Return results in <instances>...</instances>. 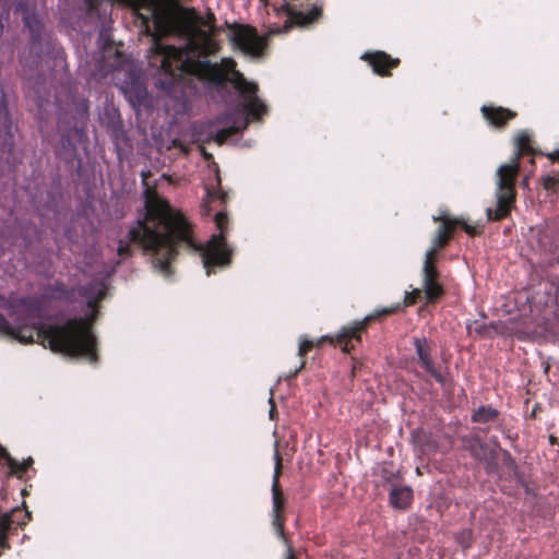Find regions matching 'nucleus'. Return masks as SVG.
Returning <instances> with one entry per match:
<instances>
[{"label": "nucleus", "mask_w": 559, "mask_h": 559, "mask_svg": "<svg viewBox=\"0 0 559 559\" xmlns=\"http://www.w3.org/2000/svg\"><path fill=\"white\" fill-rule=\"evenodd\" d=\"M144 195L145 215L129 229L126 239L119 240L118 255L123 259L131 257V243L138 245L152 257L153 267L169 277L174 272L171 263L180 248H198L193 240V225L155 189H146Z\"/></svg>", "instance_id": "nucleus-1"}, {"label": "nucleus", "mask_w": 559, "mask_h": 559, "mask_svg": "<svg viewBox=\"0 0 559 559\" xmlns=\"http://www.w3.org/2000/svg\"><path fill=\"white\" fill-rule=\"evenodd\" d=\"M19 309H14L12 325L0 313V335L17 340L22 344L38 343L53 353L69 357H84L90 362L98 361L97 337L93 332V324L98 312L91 310L84 317H74L62 324L45 325L41 304L36 298H22Z\"/></svg>", "instance_id": "nucleus-2"}, {"label": "nucleus", "mask_w": 559, "mask_h": 559, "mask_svg": "<svg viewBox=\"0 0 559 559\" xmlns=\"http://www.w3.org/2000/svg\"><path fill=\"white\" fill-rule=\"evenodd\" d=\"M148 63L158 66L162 78L157 80L156 86L168 94L175 92L187 74L206 80L216 86H225L227 82L231 83L235 72H238L233 59H222L221 63L192 60L183 48L165 45L157 35L153 36Z\"/></svg>", "instance_id": "nucleus-3"}, {"label": "nucleus", "mask_w": 559, "mask_h": 559, "mask_svg": "<svg viewBox=\"0 0 559 559\" xmlns=\"http://www.w3.org/2000/svg\"><path fill=\"white\" fill-rule=\"evenodd\" d=\"M516 152L510 163L501 165L497 170V206L487 209L486 216L490 222H500L507 218L515 203V181L520 169V159L524 155H535L532 139L526 131H521L514 139Z\"/></svg>", "instance_id": "nucleus-4"}, {"label": "nucleus", "mask_w": 559, "mask_h": 559, "mask_svg": "<svg viewBox=\"0 0 559 559\" xmlns=\"http://www.w3.org/2000/svg\"><path fill=\"white\" fill-rule=\"evenodd\" d=\"M399 308L400 307L376 309L361 320H356L342 326L335 335L322 336L317 343L302 338L299 343L298 355L305 357L316 346H321L324 342H329L333 346H338L343 353L349 354L355 349L357 344H361L362 334L367 333L372 322L391 316V313L399 310Z\"/></svg>", "instance_id": "nucleus-5"}, {"label": "nucleus", "mask_w": 559, "mask_h": 559, "mask_svg": "<svg viewBox=\"0 0 559 559\" xmlns=\"http://www.w3.org/2000/svg\"><path fill=\"white\" fill-rule=\"evenodd\" d=\"M215 225L219 233L212 235L205 245H202L193 237L198 248H180V250H186L188 252H200L202 255L203 266L206 275L209 276L216 273L217 269L229 267L233 262L234 254V250L229 247L225 237V231L228 226V216L226 212L219 211L215 214Z\"/></svg>", "instance_id": "nucleus-6"}, {"label": "nucleus", "mask_w": 559, "mask_h": 559, "mask_svg": "<svg viewBox=\"0 0 559 559\" xmlns=\"http://www.w3.org/2000/svg\"><path fill=\"white\" fill-rule=\"evenodd\" d=\"M297 0H283L280 7H274L277 14L287 16L284 25L273 26L269 31V35L274 36L281 33H288L293 27L307 28L317 23L323 13V8L318 2L308 4L306 9H299L295 3Z\"/></svg>", "instance_id": "nucleus-7"}, {"label": "nucleus", "mask_w": 559, "mask_h": 559, "mask_svg": "<svg viewBox=\"0 0 559 559\" xmlns=\"http://www.w3.org/2000/svg\"><path fill=\"white\" fill-rule=\"evenodd\" d=\"M12 120L3 88H0V173L10 169L16 163L13 154L14 135Z\"/></svg>", "instance_id": "nucleus-8"}, {"label": "nucleus", "mask_w": 559, "mask_h": 559, "mask_svg": "<svg viewBox=\"0 0 559 559\" xmlns=\"http://www.w3.org/2000/svg\"><path fill=\"white\" fill-rule=\"evenodd\" d=\"M275 466L272 479V524L276 530L278 536L287 544L288 540L285 534V506L286 498L280 484V477L282 475L283 461L278 451L274 454Z\"/></svg>", "instance_id": "nucleus-9"}, {"label": "nucleus", "mask_w": 559, "mask_h": 559, "mask_svg": "<svg viewBox=\"0 0 559 559\" xmlns=\"http://www.w3.org/2000/svg\"><path fill=\"white\" fill-rule=\"evenodd\" d=\"M415 353L417 355L418 365L440 385H445L448 379L441 371V367L433 360V344L426 336H415L412 340Z\"/></svg>", "instance_id": "nucleus-10"}, {"label": "nucleus", "mask_w": 559, "mask_h": 559, "mask_svg": "<svg viewBox=\"0 0 559 559\" xmlns=\"http://www.w3.org/2000/svg\"><path fill=\"white\" fill-rule=\"evenodd\" d=\"M233 41L243 52L260 57L266 48V37L258 34L257 29L250 25H234Z\"/></svg>", "instance_id": "nucleus-11"}, {"label": "nucleus", "mask_w": 559, "mask_h": 559, "mask_svg": "<svg viewBox=\"0 0 559 559\" xmlns=\"http://www.w3.org/2000/svg\"><path fill=\"white\" fill-rule=\"evenodd\" d=\"M235 90L248 99L245 109L253 119H259L265 115L267 108L265 104L257 96L258 85L248 82L240 72H235V79L231 81Z\"/></svg>", "instance_id": "nucleus-12"}, {"label": "nucleus", "mask_w": 559, "mask_h": 559, "mask_svg": "<svg viewBox=\"0 0 559 559\" xmlns=\"http://www.w3.org/2000/svg\"><path fill=\"white\" fill-rule=\"evenodd\" d=\"M440 272L437 267V262L431 261V257H425L423 266V288L425 294L426 302L428 305H435L438 302L443 295L445 289L440 283Z\"/></svg>", "instance_id": "nucleus-13"}, {"label": "nucleus", "mask_w": 559, "mask_h": 559, "mask_svg": "<svg viewBox=\"0 0 559 559\" xmlns=\"http://www.w3.org/2000/svg\"><path fill=\"white\" fill-rule=\"evenodd\" d=\"M218 122L227 124V127L217 130L214 135V141L219 145L224 144L230 136L245 130L248 126L247 118L240 110H233L224 115L218 119Z\"/></svg>", "instance_id": "nucleus-14"}, {"label": "nucleus", "mask_w": 559, "mask_h": 559, "mask_svg": "<svg viewBox=\"0 0 559 559\" xmlns=\"http://www.w3.org/2000/svg\"><path fill=\"white\" fill-rule=\"evenodd\" d=\"M433 221L440 222L441 225L437 229V234L432 240V247L426 252L425 257L430 255L431 261L437 262L439 250L445 248L453 238L454 228L451 223V217L447 213L433 216Z\"/></svg>", "instance_id": "nucleus-15"}, {"label": "nucleus", "mask_w": 559, "mask_h": 559, "mask_svg": "<svg viewBox=\"0 0 559 559\" xmlns=\"http://www.w3.org/2000/svg\"><path fill=\"white\" fill-rule=\"evenodd\" d=\"M361 60L366 61L371 67L373 73L379 76H391L392 70L401 63L399 58H393L382 50L366 51L361 56Z\"/></svg>", "instance_id": "nucleus-16"}, {"label": "nucleus", "mask_w": 559, "mask_h": 559, "mask_svg": "<svg viewBox=\"0 0 559 559\" xmlns=\"http://www.w3.org/2000/svg\"><path fill=\"white\" fill-rule=\"evenodd\" d=\"M483 117L492 127L502 129L516 117V112L501 106L484 105L480 108Z\"/></svg>", "instance_id": "nucleus-17"}, {"label": "nucleus", "mask_w": 559, "mask_h": 559, "mask_svg": "<svg viewBox=\"0 0 559 559\" xmlns=\"http://www.w3.org/2000/svg\"><path fill=\"white\" fill-rule=\"evenodd\" d=\"M559 293V280L557 277H548L539 281L537 289L534 290L528 298L533 302L548 305V302L557 300Z\"/></svg>", "instance_id": "nucleus-18"}, {"label": "nucleus", "mask_w": 559, "mask_h": 559, "mask_svg": "<svg viewBox=\"0 0 559 559\" xmlns=\"http://www.w3.org/2000/svg\"><path fill=\"white\" fill-rule=\"evenodd\" d=\"M78 295L86 298V305L98 312L99 304L106 296V287L102 282L93 281L87 285L78 286Z\"/></svg>", "instance_id": "nucleus-19"}, {"label": "nucleus", "mask_w": 559, "mask_h": 559, "mask_svg": "<svg viewBox=\"0 0 559 559\" xmlns=\"http://www.w3.org/2000/svg\"><path fill=\"white\" fill-rule=\"evenodd\" d=\"M14 11L22 15L24 26L32 34L33 40L37 41L40 38L43 31V25L37 14L29 10L28 4L25 1L17 2Z\"/></svg>", "instance_id": "nucleus-20"}, {"label": "nucleus", "mask_w": 559, "mask_h": 559, "mask_svg": "<svg viewBox=\"0 0 559 559\" xmlns=\"http://www.w3.org/2000/svg\"><path fill=\"white\" fill-rule=\"evenodd\" d=\"M31 520V512L23 511L20 508L13 509L10 513L0 515V547L4 546V531L8 530L9 522L14 526V530L23 528Z\"/></svg>", "instance_id": "nucleus-21"}, {"label": "nucleus", "mask_w": 559, "mask_h": 559, "mask_svg": "<svg viewBox=\"0 0 559 559\" xmlns=\"http://www.w3.org/2000/svg\"><path fill=\"white\" fill-rule=\"evenodd\" d=\"M390 506L395 510H406L413 501V489L409 486L394 485L389 493Z\"/></svg>", "instance_id": "nucleus-22"}, {"label": "nucleus", "mask_w": 559, "mask_h": 559, "mask_svg": "<svg viewBox=\"0 0 559 559\" xmlns=\"http://www.w3.org/2000/svg\"><path fill=\"white\" fill-rule=\"evenodd\" d=\"M499 411L492 406L481 405L473 412L471 420L476 424H489L495 423L499 418Z\"/></svg>", "instance_id": "nucleus-23"}, {"label": "nucleus", "mask_w": 559, "mask_h": 559, "mask_svg": "<svg viewBox=\"0 0 559 559\" xmlns=\"http://www.w3.org/2000/svg\"><path fill=\"white\" fill-rule=\"evenodd\" d=\"M40 78L34 83L31 79L26 80L24 88L26 97L32 98L36 102L39 109L44 106V103L48 102V95H41L40 93Z\"/></svg>", "instance_id": "nucleus-24"}, {"label": "nucleus", "mask_w": 559, "mask_h": 559, "mask_svg": "<svg viewBox=\"0 0 559 559\" xmlns=\"http://www.w3.org/2000/svg\"><path fill=\"white\" fill-rule=\"evenodd\" d=\"M76 295L78 287L68 289L62 283H57L50 288V297L52 299L62 300L69 304H73L75 301Z\"/></svg>", "instance_id": "nucleus-25"}, {"label": "nucleus", "mask_w": 559, "mask_h": 559, "mask_svg": "<svg viewBox=\"0 0 559 559\" xmlns=\"http://www.w3.org/2000/svg\"><path fill=\"white\" fill-rule=\"evenodd\" d=\"M496 326L493 323L486 324L485 322L474 321L473 324L467 325L468 334L473 332L476 333L480 337H492L493 330Z\"/></svg>", "instance_id": "nucleus-26"}, {"label": "nucleus", "mask_w": 559, "mask_h": 559, "mask_svg": "<svg viewBox=\"0 0 559 559\" xmlns=\"http://www.w3.org/2000/svg\"><path fill=\"white\" fill-rule=\"evenodd\" d=\"M423 293L424 292L419 288H415L412 292L406 293L403 304H395V305L389 307V308L400 307L399 310L394 311L392 314L402 311L404 309V307L415 305L421 298Z\"/></svg>", "instance_id": "nucleus-27"}, {"label": "nucleus", "mask_w": 559, "mask_h": 559, "mask_svg": "<svg viewBox=\"0 0 559 559\" xmlns=\"http://www.w3.org/2000/svg\"><path fill=\"white\" fill-rule=\"evenodd\" d=\"M451 223L453 224L454 229L456 227H461L467 235L472 237L479 235L481 233V230L477 226L468 225L462 217H451Z\"/></svg>", "instance_id": "nucleus-28"}, {"label": "nucleus", "mask_w": 559, "mask_h": 559, "mask_svg": "<svg viewBox=\"0 0 559 559\" xmlns=\"http://www.w3.org/2000/svg\"><path fill=\"white\" fill-rule=\"evenodd\" d=\"M456 543L463 548L468 549L473 544V532L469 528L462 530L455 535Z\"/></svg>", "instance_id": "nucleus-29"}, {"label": "nucleus", "mask_w": 559, "mask_h": 559, "mask_svg": "<svg viewBox=\"0 0 559 559\" xmlns=\"http://www.w3.org/2000/svg\"><path fill=\"white\" fill-rule=\"evenodd\" d=\"M14 463L15 464H12L11 462H9V464H8L9 468H10V474L22 479L28 468H26V466L24 465L23 462L20 463L15 459H14Z\"/></svg>", "instance_id": "nucleus-30"}, {"label": "nucleus", "mask_w": 559, "mask_h": 559, "mask_svg": "<svg viewBox=\"0 0 559 559\" xmlns=\"http://www.w3.org/2000/svg\"><path fill=\"white\" fill-rule=\"evenodd\" d=\"M14 526L11 522H9L8 530L4 531V546L0 547V556L2 555V551L10 548V545L8 543V539L11 535L16 534L17 530H14Z\"/></svg>", "instance_id": "nucleus-31"}, {"label": "nucleus", "mask_w": 559, "mask_h": 559, "mask_svg": "<svg viewBox=\"0 0 559 559\" xmlns=\"http://www.w3.org/2000/svg\"><path fill=\"white\" fill-rule=\"evenodd\" d=\"M0 459L4 460L7 465L9 464V462H11L12 464H15L14 457H12L10 455V453L7 451V449L3 448L1 444H0Z\"/></svg>", "instance_id": "nucleus-32"}, {"label": "nucleus", "mask_w": 559, "mask_h": 559, "mask_svg": "<svg viewBox=\"0 0 559 559\" xmlns=\"http://www.w3.org/2000/svg\"><path fill=\"white\" fill-rule=\"evenodd\" d=\"M207 195H209L210 198H212V199H214V198L219 199L222 203H226L227 198H228L227 193H226V192H224V191H218V192H211V191H207Z\"/></svg>", "instance_id": "nucleus-33"}, {"label": "nucleus", "mask_w": 559, "mask_h": 559, "mask_svg": "<svg viewBox=\"0 0 559 559\" xmlns=\"http://www.w3.org/2000/svg\"><path fill=\"white\" fill-rule=\"evenodd\" d=\"M62 143H63V146L68 145L71 147V151H75V147L74 145L71 143L70 141V135L69 134H62Z\"/></svg>", "instance_id": "nucleus-34"}, {"label": "nucleus", "mask_w": 559, "mask_h": 559, "mask_svg": "<svg viewBox=\"0 0 559 559\" xmlns=\"http://www.w3.org/2000/svg\"><path fill=\"white\" fill-rule=\"evenodd\" d=\"M23 463L26 466V468H29L33 465L34 460L29 456L26 460H24Z\"/></svg>", "instance_id": "nucleus-35"}, {"label": "nucleus", "mask_w": 559, "mask_h": 559, "mask_svg": "<svg viewBox=\"0 0 559 559\" xmlns=\"http://www.w3.org/2000/svg\"><path fill=\"white\" fill-rule=\"evenodd\" d=\"M551 160H559V151H556L548 155Z\"/></svg>", "instance_id": "nucleus-36"}, {"label": "nucleus", "mask_w": 559, "mask_h": 559, "mask_svg": "<svg viewBox=\"0 0 559 559\" xmlns=\"http://www.w3.org/2000/svg\"><path fill=\"white\" fill-rule=\"evenodd\" d=\"M71 132H73L75 135H78V136H80V138H81V136H82V134H83V130H82V129H80V128H78V127L73 128V130H71Z\"/></svg>", "instance_id": "nucleus-37"}, {"label": "nucleus", "mask_w": 559, "mask_h": 559, "mask_svg": "<svg viewBox=\"0 0 559 559\" xmlns=\"http://www.w3.org/2000/svg\"><path fill=\"white\" fill-rule=\"evenodd\" d=\"M306 361L301 360L300 366L294 371L293 377H296L297 373L305 367Z\"/></svg>", "instance_id": "nucleus-38"}, {"label": "nucleus", "mask_w": 559, "mask_h": 559, "mask_svg": "<svg viewBox=\"0 0 559 559\" xmlns=\"http://www.w3.org/2000/svg\"><path fill=\"white\" fill-rule=\"evenodd\" d=\"M549 442L550 444H557L558 443V438L554 437V436H549Z\"/></svg>", "instance_id": "nucleus-39"}, {"label": "nucleus", "mask_w": 559, "mask_h": 559, "mask_svg": "<svg viewBox=\"0 0 559 559\" xmlns=\"http://www.w3.org/2000/svg\"><path fill=\"white\" fill-rule=\"evenodd\" d=\"M270 401H271V402H273V400H272V399H271ZM274 412H275V405H274V403H272V408H271V411H270V416H271V418L273 417Z\"/></svg>", "instance_id": "nucleus-40"}, {"label": "nucleus", "mask_w": 559, "mask_h": 559, "mask_svg": "<svg viewBox=\"0 0 559 559\" xmlns=\"http://www.w3.org/2000/svg\"><path fill=\"white\" fill-rule=\"evenodd\" d=\"M209 17H211V21H213V22L215 21V16H214V14H213V13H210V14H209Z\"/></svg>", "instance_id": "nucleus-41"}, {"label": "nucleus", "mask_w": 559, "mask_h": 559, "mask_svg": "<svg viewBox=\"0 0 559 559\" xmlns=\"http://www.w3.org/2000/svg\"><path fill=\"white\" fill-rule=\"evenodd\" d=\"M267 1H269V0H260V2H261V3H263L264 5H267V4H269V2H267Z\"/></svg>", "instance_id": "nucleus-42"}, {"label": "nucleus", "mask_w": 559, "mask_h": 559, "mask_svg": "<svg viewBox=\"0 0 559 559\" xmlns=\"http://www.w3.org/2000/svg\"><path fill=\"white\" fill-rule=\"evenodd\" d=\"M87 114V106L84 107V115L86 116Z\"/></svg>", "instance_id": "nucleus-43"}]
</instances>
